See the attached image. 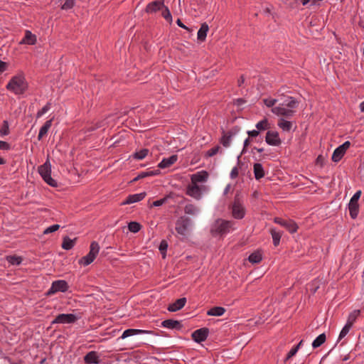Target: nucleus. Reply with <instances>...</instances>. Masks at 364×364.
<instances>
[{
	"mask_svg": "<svg viewBox=\"0 0 364 364\" xmlns=\"http://www.w3.org/2000/svg\"><path fill=\"white\" fill-rule=\"evenodd\" d=\"M299 102L291 96H287L284 101L277 106L272 108V112L280 118H291L296 113Z\"/></svg>",
	"mask_w": 364,
	"mask_h": 364,
	"instance_id": "obj_1",
	"label": "nucleus"
},
{
	"mask_svg": "<svg viewBox=\"0 0 364 364\" xmlns=\"http://www.w3.org/2000/svg\"><path fill=\"white\" fill-rule=\"evenodd\" d=\"M28 87V84L25 74L22 71H19L14 75L6 86L7 90L16 95H23L27 91Z\"/></svg>",
	"mask_w": 364,
	"mask_h": 364,
	"instance_id": "obj_2",
	"label": "nucleus"
},
{
	"mask_svg": "<svg viewBox=\"0 0 364 364\" xmlns=\"http://www.w3.org/2000/svg\"><path fill=\"white\" fill-rule=\"evenodd\" d=\"M193 225V223L189 218L181 216L176 222L175 230L180 238L183 240L190 235Z\"/></svg>",
	"mask_w": 364,
	"mask_h": 364,
	"instance_id": "obj_3",
	"label": "nucleus"
},
{
	"mask_svg": "<svg viewBox=\"0 0 364 364\" xmlns=\"http://www.w3.org/2000/svg\"><path fill=\"white\" fill-rule=\"evenodd\" d=\"M234 223L223 219L216 220L210 227V232L213 236L223 235L233 230Z\"/></svg>",
	"mask_w": 364,
	"mask_h": 364,
	"instance_id": "obj_4",
	"label": "nucleus"
},
{
	"mask_svg": "<svg viewBox=\"0 0 364 364\" xmlns=\"http://www.w3.org/2000/svg\"><path fill=\"white\" fill-rule=\"evenodd\" d=\"M38 173L43 181L52 187H57L58 182L51 177V164L49 159L38 167Z\"/></svg>",
	"mask_w": 364,
	"mask_h": 364,
	"instance_id": "obj_5",
	"label": "nucleus"
},
{
	"mask_svg": "<svg viewBox=\"0 0 364 364\" xmlns=\"http://www.w3.org/2000/svg\"><path fill=\"white\" fill-rule=\"evenodd\" d=\"M100 252V245L99 244L93 241L91 242L90 246V251L87 255L82 257L79 260V264L83 265V266H87L90 264L96 258L97 255H98Z\"/></svg>",
	"mask_w": 364,
	"mask_h": 364,
	"instance_id": "obj_6",
	"label": "nucleus"
},
{
	"mask_svg": "<svg viewBox=\"0 0 364 364\" xmlns=\"http://www.w3.org/2000/svg\"><path fill=\"white\" fill-rule=\"evenodd\" d=\"M80 318L79 314H60L55 316L51 324H73Z\"/></svg>",
	"mask_w": 364,
	"mask_h": 364,
	"instance_id": "obj_7",
	"label": "nucleus"
},
{
	"mask_svg": "<svg viewBox=\"0 0 364 364\" xmlns=\"http://www.w3.org/2000/svg\"><path fill=\"white\" fill-rule=\"evenodd\" d=\"M69 288L68 284L65 280H56L53 282L51 287L47 292V295H52L57 292H65Z\"/></svg>",
	"mask_w": 364,
	"mask_h": 364,
	"instance_id": "obj_8",
	"label": "nucleus"
},
{
	"mask_svg": "<svg viewBox=\"0 0 364 364\" xmlns=\"http://www.w3.org/2000/svg\"><path fill=\"white\" fill-rule=\"evenodd\" d=\"M232 214L235 219H242L245 215V208L238 198H235L232 206Z\"/></svg>",
	"mask_w": 364,
	"mask_h": 364,
	"instance_id": "obj_9",
	"label": "nucleus"
},
{
	"mask_svg": "<svg viewBox=\"0 0 364 364\" xmlns=\"http://www.w3.org/2000/svg\"><path fill=\"white\" fill-rule=\"evenodd\" d=\"M350 146V142L349 141H346L343 144L338 146L333 153V161L338 162L343 158L346 151L349 149Z\"/></svg>",
	"mask_w": 364,
	"mask_h": 364,
	"instance_id": "obj_10",
	"label": "nucleus"
},
{
	"mask_svg": "<svg viewBox=\"0 0 364 364\" xmlns=\"http://www.w3.org/2000/svg\"><path fill=\"white\" fill-rule=\"evenodd\" d=\"M274 222L286 228L290 233H294L297 231L298 225L291 220H284L281 218H275Z\"/></svg>",
	"mask_w": 364,
	"mask_h": 364,
	"instance_id": "obj_11",
	"label": "nucleus"
},
{
	"mask_svg": "<svg viewBox=\"0 0 364 364\" xmlns=\"http://www.w3.org/2000/svg\"><path fill=\"white\" fill-rule=\"evenodd\" d=\"M265 141L267 144L278 146L282 144L279 134L277 131H268L266 134Z\"/></svg>",
	"mask_w": 364,
	"mask_h": 364,
	"instance_id": "obj_12",
	"label": "nucleus"
},
{
	"mask_svg": "<svg viewBox=\"0 0 364 364\" xmlns=\"http://www.w3.org/2000/svg\"><path fill=\"white\" fill-rule=\"evenodd\" d=\"M209 334V330L207 328H201L194 331L192 333V338L196 343H201L205 341Z\"/></svg>",
	"mask_w": 364,
	"mask_h": 364,
	"instance_id": "obj_13",
	"label": "nucleus"
},
{
	"mask_svg": "<svg viewBox=\"0 0 364 364\" xmlns=\"http://www.w3.org/2000/svg\"><path fill=\"white\" fill-rule=\"evenodd\" d=\"M203 187L199 186L198 184L191 183L188 187L186 193L189 196L200 200L202 197V191Z\"/></svg>",
	"mask_w": 364,
	"mask_h": 364,
	"instance_id": "obj_14",
	"label": "nucleus"
},
{
	"mask_svg": "<svg viewBox=\"0 0 364 364\" xmlns=\"http://www.w3.org/2000/svg\"><path fill=\"white\" fill-rule=\"evenodd\" d=\"M139 334H149V335H155L154 332L149 330H142V329H136V328H128L125 330L122 336L119 338V339H125L129 336L139 335Z\"/></svg>",
	"mask_w": 364,
	"mask_h": 364,
	"instance_id": "obj_15",
	"label": "nucleus"
},
{
	"mask_svg": "<svg viewBox=\"0 0 364 364\" xmlns=\"http://www.w3.org/2000/svg\"><path fill=\"white\" fill-rule=\"evenodd\" d=\"M164 8V0H155L147 4L146 12L147 14H155Z\"/></svg>",
	"mask_w": 364,
	"mask_h": 364,
	"instance_id": "obj_16",
	"label": "nucleus"
},
{
	"mask_svg": "<svg viewBox=\"0 0 364 364\" xmlns=\"http://www.w3.org/2000/svg\"><path fill=\"white\" fill-rule=\"evenodd\" d=\"M237 133V130H230L227 132H223V134L220 139V143L225 147H228L232 141V139L235 135Z\"/></svg>",
	"mask_w": 364,
	"mask_h": 364,
	"instance_id": "obj_17",
	"label": "nucleus"
},
{
	"mask_svg": "<svg viewBox=\"0 0 364 364\" xmlns=\"http://www.w3.org/2000/svg\"><path fill=\"white\" fill-rule=\"evenodd\" d=\"M208 178V172L205 171H200L194 174L191 177V183L198 184V183L205 182Z\"/></svg>",
	"mask_w": 364,
	"mask_h": 364,
	"instance_id": "obj_18",
	"label": "nucleus"
},
{
	"mask_svg": "<svg viewBox=\"0 0 364 364\" xmlns=\"http://www.w3.org/2000/svg\"><path fill=\"white\" fill-rule=\"evenodd\" d=\"M84 361L86 364H98L100 363V356L96 351H90L84 357Z\"/></svg>",
	"mask_w": 364,
	"mask_h": 364,
	"instance_id": "obj_19",
	"label": "nucleus"
},
{
	"mask_svg": "<svg viewBox=\"0 0 364 364\" xmlns=\"http://www.w3.org/2000/svg\"><path fill=\"white\" fill-rule=\"evenodd\" d=\"M146 196V193L142 192L139 193H135L132 195H129L124 201L122 203V205H128L143 200Z\"/></svg>",
	"mask_w": 364,
	"mask_h": 364,
	"instance_id": "obj_20",
	"label": "nucleus"
},
{
	"mask_svg": "<svg viewBox=\"0 0 364 364\" xmlns=\"http://www.w3.org/2000/svg\"><path fill=\"white\" fill-rule=\"evenodd\" d=\"M36 36L33 34L29 30H26L25 31L24 37L22 38L19 43L33 46L36 43Z\"/></svg>",
	"mask_w": 364,
	"mask_h": 364,
	"instance_id": "obj_21",
	"label": "nucleus"
},
{
	"mask_svg": "<svg viewBox=\"0 0 364 364\" xmlns=\"http://www.w3.org/2000/svg\"><path fill=\"white\" fill-rule=\"evenodd\" d=\"M178 160V156L173 154L168 158H164L161 162L158 164V167L160 168H166L175 164Z\"/></svg>",
	"mask_w": 364,
	"mask_h": 364,
	"instance_id": "obj_22",
	"label": "nucleus"
},
{
	"mask_svg": "<svg viewBox=\"0 0 364 364\" xmlns=\"http://www.w3.org/2000/svg\"><path fill=\"white\" fill-rule=\"evenodd\" d=\"M161 326L168 329H181L182 325L178 321L173 319L164 320L161 323Z\"/></svg>",
	"mask_w": 364,
	"mask_h": 364,
	"instance_id": "obj_23",
	"label": "nucleus"
},
{
	"mask_svg": "<svg viewBox=\"0 0 364 364\" xmlns=\"http://www.w3.org/2000/svg\"><path fill=\"white\" fill-rule=\"evenodd\" d=\"M186 303V299L185 297L177 299L175 302L170 304L168 307V310L171 312H175L181 309Z\"/></svg>",
	"mask_w": 364,
	"mask_h": 364,
	"instance_id": "obj_24",
	"label": "nucleus"
},
{
	"mask_svg": "<svg viewBox=\"0 0 364 364\" xmlns=\"http://www.w3.org/2000/svg\"><path fill=\"white\" fill-rule=\"evenodd\" d=\"M277 126L285 132H290L293 127V122L284 118H279Z\"/></svg>",
	"mask_w": 364,
	"mask_h": 364,
	"instance_id": "obj_25",
	"label": "nucleus"
},
{
	"mask_svg": "<svg viewBox=\"0 0 364 364\" xmlns=\"http://www.w3.org/2000/svg\"><path fill=\"white\" fill-rule=\"evenodd\" d=\"M52 122L53 119H49L45 122V124L41 127L39 130V133L38 135V139L40 141L42 139L43 136H45L47 134L48 130L52 126Z\"/></svg>",
	"mask_w": 364,
	"mask_h": 364,
	"instance_id": "obj_26",
	"label": "nucleus"
},
{
	"mask_svg": "<svg viewBox=\"0 0 364 364\" xmlns=\"http://www.w3.org/2000/svg\"><path fill=\"white\" fill-rule=\"evenodd\" d=\"M184 213L186 215L196 216L199 214L200 209L198 206H196L193 204L188 203L184 207Z\"/></svg>",
	"mask_w": 364,
	"mask_h": 364,
	"instance_id": "obj_27",
	"label": "nucleus"
},
{
	"mask_svg": "<svg viewBox=\"0 0 364 364\" xmlns=\"http://www.w3.org/2000/svg\"><path fill=\"white\" fill-rule=\"evenodd\" d=\"M77 238L71 239L68 236L63 237L62 248L65 250H71L75 245Z\"/></svg>",
	"mask_w": 364,
	"mask_h": 364,
	"instance_id": "obj_28",
	"label": "nucleus"
},
{
	"mask_svg": "<svg viewBox=\"0 0 364 364\" xmlns=\"http://www.w3.org/2000/svg\"><path fill=\"white\" fill-rule=\"evenodd\" d=\"M254 174L257 180H259L264 176V171L262 165L259 163L254 164Z\"/></svg>",
	"mask_w": 364,
	"mask_h": 364,
	"instance_id": "obj_29",
	"label": "nucleus"
},
{
	"mask_svg": "<svg viewBox=\"0 0 364 364\" xmlns=\"http://www.w3.org/2000/svg\"><path fill=\"white\" fill-rule=\"evenodd\" d=\"M208 29L209 27L207 23H204L201 25L197 33L198 39L199 41H204L205 40Z\"/></svg>",
	"mask_w": 364,
	"mask_h": 364,
	"instance_id": "obj_30",
	"label": "nucleus"
},
{
	"mask_svg": "<svg viewBox=\"0 0 364 364\" xmlns=\"http://www.w3.org/2000/svg\"><path fill=\"white\" fill-rule=\"evenodd\" d=\"M225 312V309L221 306H215L207 311V315L212 316H221Z\"/></svg>",
	"mask_w": 364,
	"mask_h": 364,
	"instance_id": "obj_31",
	"label": "nucleus"
},
{
	"mask_svg": "<svg viewBox=\"0 0 364 364\" xmlns=\"http://www.w3.org/2000/svg\"><path fill=\"white\" fill-rule=\"evenodd\" d=\"M348 209L350 217L353 219H355L358 217L359 213V205L358 203L349 202Z\"/></svg>",
	"mask_w": 364,
	"mask_h": 364,
	"instance_id": "obj_32",
	"label": "nucleus"
},
{
	"mask_svg": "<svg viewBox=\"0 0 364 364\" xmlns=\"http://www.w3.org/2000/svg\"><path fill=\"white\" fill-rule=\"evenodd\" d=\"M360 314V310H354L352 312H350L348 316V319L346 324L352 327L353 323L355 322L356 319L359 316Z\"/></svg>",
	"mask_w": 364,
	"mask_h": 364,
	"instance_id": "obj_33",
	"label": "nucleus"
},
{
	"mask_svg": "<svg viewBox=\"0 0 364 364\" xmlns=\"http://www.w3.org/2000/svg\"><path fill=\"white\" fill-rule=\"evenodd\" d=\"M255 127L259 132L264 131L270 128V124L267 118H264L256 124Z\"/></svg>",
	"mask_w": 364,
	"mask_h": 364,
	"instance_id": "obj_34",
	"label": "nucleus"
},
{
	"mask_svg": "<svg viewBox=\"0 0 364 364\" xmlns=\"http://www.w3.org/2000/svg\"><path fill=\"white\" fill-rule=\"evenodd\" d=\"M149 150L148 149H142L139 151H135L133 154L132 157L136 160H142L149 154Z\"/></svg>",
	"mask_w": 364,
	"mask_h": 364,
	"instance_id": "obj_35",
	"label": "nucleus"
},
{
	"mask_svg": "<svg viewBox=\"0 0 364 364\" xmlns=\"http://www.w3.org/2000/svg\"><path fill=\"white\" fill-rule=\"evenodd\" d=\"M270 233L272 237L273 244L274 246H278L280 242V240L282 237V233L279 231H277L275 229H271Z\"/></svg>",
	"mask_w": 364,
	"mask_h": 364,
	"instance_id": "obj_36",
	"label": "nucleus"
},
{
	"mask_svg": "<svg viewBox=\"0 0 364 364\" xmlns=\"http://www.w3.org/2000/svg\"><path fill=\"white\" fill-rule=\"evenodd\" d=\"M262 259V254L258 251L252 253L248 257L249 262L252 264H257L260 262Z\"/></svg>",
	"mask_w": 364,
	"mask_h": 364,
	"instance_id": "obj_37",
	"label": "nucleus"
},
{
	"mask_svg": "<svg viewBox=\"0 0 364 364\" xmlns=\"http://www.w3.org/2000/svg\"><path fill=\"white\" fill-rule=\"evenodd\" d=\"M326 335L325 333H321L318 336H317L312 343V347L314 348H316L321 346L326 341Z\"/></svg>",
	"mask_w": 364,
	"mask_h": 364,
	"instance_id": "obj_38",
	"label": "nucleus"
},
{
	"mask_svg": "<svg viewBox=\"0 0 364 364\" xmlns=\"http://www.w3.org/2000/svg\"><path fill=\"white\" fill-rule=\"evenodd\" d=\"M141 225L137 222H130L128 224V229L130 232L136 233L141 230Z\"/></svg>",
	"mask_w": 364,
	"mask_h": 364,
	"instance_id": "obj_39",
	"label": "nucleus"
},
{
	"mask_svg": "<svg viewBox=\"0 0 364 364\" xmlns=\"http://www.w3.org/2000/svg\"><path fill=\"white\" fill-rule=\"evenodd\" d=\"M162 16L169 23L172 22V16L168 7L164 5V8L161 10Z\"/></svg>",
	"mask_w": 364,
	"mask_h": 364,
	"instance_id": "obj_40",
	"label": "nucleus"
},
{
	"mask_svg": "<svg viewBox=\"0 0 364 364\" xmlns=\"http://www.w3.org/2000/svg\"><path fill=\"white\" fill-rule=\"evenodd\" d=\"M350 328L351 326L345 324L339 333L337 342L341 341L349 333Z\"/></svg>",
	"mask_w": 364,
	"mask_h": 364,
	"instance_id": "obj_41",
	"label": "nucleus"
},
{
	"mask_svg": "<svg viewBox=\"0 0 364 364\" xmlns=\"http://www.w3.org/2000/svg\"><path fill=\"white\" fill-rule=\"evenodd\" d=\"M9 134V126L7 121H4L1 128L0 134L1 136H6Z\"/></svg>",
	"mask_w": 364,
	"mask_h": 364,
	"instance_id": "obj_42",
	"label": "nucleus"
},
{
	"mask_svg": "<svg viewBox=\"0 0 364 364\" xmlns=\"http://www.w3.org/2000/svg\"><path fill=\"white\" fill-rule=\"evenodd\" d=\"M50 109V103L48 102L45 106L42 107L41 110H39L36 114V117L40 118L43 115H44L47 112H48Z\"/></svg>",
	"mask_w": 364,
	"mask_h": 364,
	"instance_id": "obj_43",
	"label": "nucleus"
},
{
	"mask_svg": "<svg viewBox=\"0 0 364 364\" xmlns=\"http://www.w3.org/2000/svg\"><path fill=\"white\" fill-rule=\"evenodd\" d=\"M8 261L11 264L18 265L21 263L22 259L20 257L11 256L8 257Z\"/></svg>",
	"mask_w": 364,
	"mask_h": 364,
	"instance_id": "obj_44",
	"label": "nucleus"
},
{
	"mask_svg": "<svg viewBox=\"0 0 364 364\" xmlns=\"http://www.w3.org/2000/svg\"><path fill=\"white\" fill-rule=\"evenodd\" d=\"M59 228H60V225L58 224L50 225L44 230L43 234L47 235V234L55 232Z\"/></svg>",
	"mask_w": 364,
	"mask_h": 364,
	"instance_id": "obj_45",
	"label": "nucleus"
},
{
	"mask_svg": "<svg viewBox=\"0 0 364 364\" xmlns=\"http://www.w3.org/2000/svg\"><path fill=\"white\" fill-rule=\"evenodd\" d=\"M75 0H66L62 5V9L68 10L72 9L75 5Z\"/></svg>",
	"mask_w": 364,
	"mask_h": 364,
	"instance_id": "obj_46",
	"label": "nucleus"
},
{
	"mask_svg": "<svg viewBox=\"0 0 364 364\" xmlns=\"http://www.w3.org/2000/svg\"><path fill=\"white\" fill-rule=\"evenodd\" d=\"M277 100L273 98H267L263 100L264 104L268 107H274V105Z\"/></svg>",
	"mask_w": 364,
	"mask_h": 364,
	"instance_id": "obj_47",
	"label": "nucleus"
},
{
	"mask_svg": "<svg viewBox=\"0 0 364 364\" xmlns=\"http://www.w3.org/2000/svg\"><path fill=\"white\" fill-rule=\"evenodd\" d=\"M361 196V191H356L350 200V202L358 203V200Z\"/></svg>",
	"mask_w": 364,
	"mask_h": 364,
	"instance_id": "obj_48",
	"label": "nucleus"
},
{
	"mask_svg": "<svg viewBox=\"0 0 364 364\" xmlns=\"http://www.w3.org/2000/svg\"><path fill=\"white\" fill-rule=\"evenodd\" d=\"M298 350H299V346H295V347L292 348L288 353L286 360H289V358H291V357L295 355L296 354Z\"/></svg>",
	"mask_w": 364,
	"mask_h": 364,
	"instance_id": "obj_49",
	"label": "nucleus"
},
{
	"mask_svg": "<svg viewBox=\"0 0 364 364\" xmlns=\"http://www.w3.org/2000/svg\"><path fill=\"white\" fill-rule=\"evenodd\" d=\"M156 173H155L154 171L142 172L136 178H135L134 179V181H136L138 178H144V177L148 176H154V175H156Z\"/></svg>",
	"mask_w": 364,
	"mask_h": 364,
	"instance_id": "obj_50",
	"label": "nucleus"
},
{
	"mask_svg": "<svg viewBox=\"0 0 364 364\" xmlns=\"http://www.w3.org/2000/svg\"><path fill=\"white\" fill-rule=\"evenodd\" d=\"M238 173H239V171H238V168L237 166H235L232 168L231 171H230V177L232 178V179H234L235 178L237 177L238 176Z\"/></svg>",
	"mask_w": 364,
	"mask_h": 364,
	"instance_id": "obj_51",
	"label": "nucleus"
},
{
	"mask_svg": "<svg viewBox=\"0 0 364 364\" xmlns=\"http://www.w3.org/2000/svg\"><path fill=\"white\" fill-rule=\"evenodd\" d=\"M168 247V244L166 241H162L159 245V250L162 254H165Z\"/></svg>",
	"mask_w": 364,
	"mask_h": 364,
	"instance_id": "obj_52",
	"label": "nucleus"
},
{
	"mask_svg": "<svg viewBox=\"0 0 364 364\" xmlns=\"http://www.w3.org/2000/svg\"><path fill=\"white\" fill-rule=\"evenodd\" d=\"M218 151H219L218 146L213 147L207 151V156H213L218 152Z\"/></svg>",
	"mask_w": 364,
	"mask_h": 364,
	"instance_id": "obj_53",
	"label": "nucleus"
},
{
	"mask_svg": "<svg viewBox=\"0 0 364 364\" xmlns=\"http://www.w3.org/2000/svg\"><path fill=\"white\" fill-rule=\"evenodd\" d=\"M11 149V146L9 143L0 141V149L1 150H9Z\"/></svg>",
	"mask_w": 364,
	"mask_h": 364,
	"instance_id": "obj_54",
	"label": "nucleus"
},
{
	"mask_svg": "<svg viewBox=\"0 0 364 364\" xmlns=\"http://www.w3.org/2000/svg\"><path fill=\"white\" fill-rule=\"evenodd\" d=\"M102 122H98L95 125H92V126H90L88 128H87V131L88 132H92L98 128H100L102 127Z\"/></svg>",
	"mask_w": 364,
	"mask_h": 364,
	"instance_id": "obj_55",
	"label": "nucleus"
},
{
	"mask_svg": "<svg viewBox=\"0 0 364 364\" xmlns=\"http://www.w3.org/2000/svg\"><path fill=\"white\" fill-rule=\"evenodd\" d=\"M247 133L250 136L256 137L259 135V132L257 129H253V130L247 131Z\"/></svg>",
	"mask_w": 364,
	"mask_h": 364,
	"instance_id": "obj_56",
	"label": "nucleus"
},
{
	"mask_svg": "<svg viewBox=\"0 0 364 364\" xmlns=\"http://www.w3.org/2000/svg\"><path fill=\"white\" fill-rule=\"evenodd\" d=\"M7 68V63L0 60V74Z\"/></svg>",
	"mask_w": 364,
	"mask_h": 364,
	"instance_id": "obj_57",
	"label": "nucleus"
},
{
	"mask_svg": "<svg viewBox=\"0 0 364 364\" xmlns=\"http://www.w3.org/2000/svg\"><path fill=\"white\" fill-rule=\"evenodd\" d=\"M164 202H165V199L157 200L154 201L153 205L155 207H159V206L162 205L164 203Z\"/></svg>",
	"mask_w": 364,
	"mask_h": 364,
	"instance_id": "obj_58",
	"label": "nucleus"
},
{
	"mask_svg": "<svg viewBox=\"0 0 364 364\" xmlns=\"http://www.w3.org/2000/svg\"><path fill=\"white\" fill-rule=\"evenodd\" d=\"M176 23L179 27L185 28V29H188V28L181 22V21L180 19H178Z\"/></svg>",
	"mask_w": 364,
	"mask_h": 364,
	"instance_id": "obj_59",
	"label": "nucleus"
},
{
	"mask_svg": "<svg viewBox=\"0 0 364 364\" xmlns=\"http://www.w3.org/2000/svg\"><path fill=\"white\" fill-rule=\"evenodd\" d=\"M244 82H245V78H244V77H243V76H241V77H240V79L238 80V85H239V86H241V85H242V84H243V83H244Z\"/></svg>",
	"mask_w": 364,
	"mask_h": 364,
	"instance_id": "obj_60",
	"label": "nucleus"
},
{
	"mask_svg": "<svg viewBox=\"0 0 364 364\" xmlns=\"http://www.w3.org/2000/svg\"><path fill=\"white\" fill-rule=\"evenodd\" d=\"M360 109L362 112H364V101L360 102L359 105Z\"/></svg>",
	"mask_w": 364,
	"mask_h": 364,
	"instance_id": "obj_61",
	"label": "nucleus"
},
{
	"mask_svg": "<svg viewBox=\"0 0 364 364\" xmlns=\"http://www.w3.org/2000/svg\"><path fill=\"white\" fill-rule=\"evenodd\" d=\"M249 143H250V139L249 138H247L245 141H244V148H245L246 146H247L249 145Z\"/></svg>",
	"mask_w": 364,
	"mask_h": 364,
	"instance_id": "obj_62",
	"label": "nucleus"
},
{
	"mask_svg": "<svg viewBox=\"0 0 364 364\" xmlns=\"http://www.w3.org/2000/svg\"><path fill=\"white\" fill-rule=\"evenodd\" d=\"M5 163L6 161L3 158L0 157V164H4Z\"/></svg>",
	"mask_w": 364,
	"mask_h": 364,
	"instance_id": "obj_63",
	"label": "nucleus"
},
{
	"mask_svg": "<svg viewBox=\"0 0 364 364\" xmlns=\"http://www.w3.org/2000/svg\"><path fill=\"white\" fill-rule=\"evenodd\" d=\"M321 159H322V156H318L316 159V162L317 163H319L320 161H321Z\"/></svg>",
	"mask_w": 364,
	"mask_h": 364,
	"instance_id": "obj_64",
	"label": "nucleus"
}]
</instances>
